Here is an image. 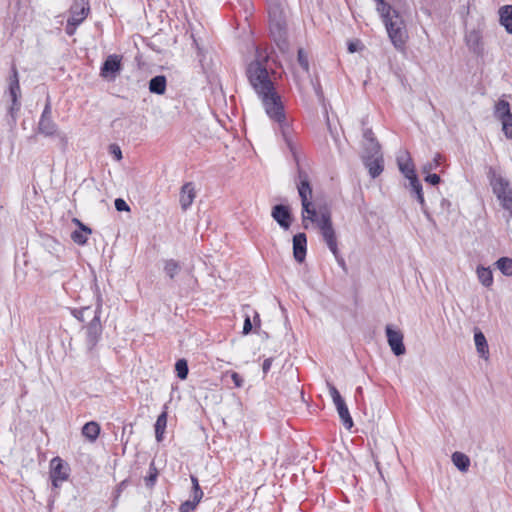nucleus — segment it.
<instances>
[{
  "label": "nucleus",
  "instance_id": "nucleus-1",
  "mask_svg": "<svg viewBox=\"0 0 512 512\" xmlns=\"http://www.w3.org/2000/svg\"><path fill=\"white\" fill-rule=\"evenodd\" d=\"M268 56H263L258 50L256 58L248 63L246 76L249 84L257 94L268 117L278 124L282 137L291 151L294 159L297 160L296 147L292 140L291 128L287 121L284 105L281 96L276 90L275 83L271 79L273 71L267 68Z\"/></svg>",
  "mask_w": 512,
  "mask_h": 512
},
{
  "label": "nucleus",
  "instance_id": "nucleus-2",
  "mask_svg": "<svg viewBox=\"0 0 512 512\" xmlns=\"http://www.w3.org/2000/svg\"><path fill=\"white\" fill-rule=\"evenodd\" d=\"M269 27L270 33L276 45L282 52L288 51L287 25L283 11L279 4H273L269 7Z\"/></svg>",
  "mask_w": 512,
  "mask_h": 512
},
{
  "label": "nucleus",
  "instance_id": "nucleus-3",
  "mask_svg": "<svg viewBox=\"0 0 512 512\" xmlns=\"http://www.w3.org/2000/svg\"><path fill=\"white\" fill-rule=\"evenodd\" d=\"M487 176L493 193L497 196L502 208L509 213V218H512V187L509 181L492 167L489 168Z\"/></svg>",
  "mask_w": 512,
  "mask_h": 512
},
{
  "label": "nucleus",
  "instance_id": "nucleus-4",
  "mask_svg": "<svg viewBox=\"0 0 512 512\" xmlns=\"http://www.w3.org/2000/svg\"><path fill=\"white\" fill-rule=\"evenodd\" d=\"M390 40L396 48H401L407 37L405 24L399 13L392 9L381 16Z\"/></svg>",
  "mask_w": 512,
  "mask_h": 512
},
{
  "label": "nucleus",
  "instance_id": "nucleus-5",
  "mask_svg": "<svg viewBox=\"0 0 512 512\" xmlns=\"http://www.w3.org/2000/svg\"><path fill=\"white\" fill-rule=\"evenodd\" d=\"M319 229L321 231L323 240L325 241L329 250L332 252L333 255H337V237L332 225L331 213L327 209L321 212Z\"/></svg>",
  "mask_w": 512,
  "mask_h": 512
},
{
  "label": "nucleus",
  "instance_id": "nucleus-6",
  "mask_svg": "<svg viewBox=\"0 0 512 512\" xmlns=\"http://www.w3.org/2000/svg\"><path fill=\"white\" fill-rule=\"evenodd\" d=\"M122 70L121 57L116 54L109 55L100 69V76L108 81H114Z\"/></svg>",
  "mask_w": 512,
  "mask_h": 512
},
{
  "label": "nucleus",
  "instance_id": "nucleus-7",
  "mask_svg": "<svg viewBox=\"0 0 512 512\" xmlns=\"http://www.w3.org/2000/svg\"><path fill=\"white\" fill-rule=\"evenodd\" d=\"M12 74L9 78V95L11 98V106L9 107V114L13 119H15V114L20 109V102L18 98L20 97V84L18 78V72L15 66L12 67Z\"/></svg>",
  "mask_w": 512,
  "mask_h": 512
},
{
  "label": "nucleus",
  "instance_id": "nucleus-8",
  "mask_svg": "<svg viewBox=\"0 0 512 512\" xmlns=\"http://www.w3.org/2000/svg\"><path fill=\"white\" fill-rule=\"evenodd\" d=\"M86 329V339H85V346L88 352H91L97 343L99 342V339L102 334V325L100 320L98 319L97 315H95L90 322H88V325L85 327Z\"/></svg>",
  "mask_w": 512,
  "mask_h": 512
},
{
  "label": "nucleus",
  "instance_id": "nucleus-9",
  "mask_svg": "<svg viewBox=\"0 0 512 512\" xmlns=\"http://www.w3.org/2000/svg\"><path fill=\"white\" fill-rule=\"evenodd\" d=\"M387 342L396 356L405 354L406 349L403 343V334L400 330H395L392 325H387L385 328Z\"/></svg>",
  "mask_w": 512,
  "mask_h": 512
},
{
  "label": "nucleus",
  "instance_id": "nucleus-10",
  "mask_svg": "<svg viewBox=\"0 0 512 512\" xmlns=\"http://www.w3.org/2000/svg\"><path fill=\"white\" fill-rule=\"evenodd\" d=\"M69 470L68 465L59 457H55L51 460L50 476L54 487H59L60 483L68 479Z\"/></svg>",
  "mask_w": 512,
  "mask_h": 512
},
{
  "label": "nucleus",
  "instance_id": "nucleus-11",
  "mask_svg": "<svg viewBox=\"0 0 512 512\" xmlns=\"http://www.w3.org/2000/svg\"><path fill=\"white\" fill-rule=\"evenodd\" d=\"M271 216L284 230L290 228L292 222V214L288 206L283 204L275 205L272 208Z\"/></svg>",
  "mask_w": 512,
  "mask_h": 512
},
{
  "label": "nucleus",
  "instance_id": "nucleus-12",
  "mask_svg": "<svg viewBox=\"0 0 512 512\" xmlns=\"http://www.w3.org/2000/svg\"><path fill=\"white\" fill-rule=\"evenodd\" d=\"M102 311V297L99 295L97 297V305L95 308H91L89 306L82 307L81 309H74L72 314L75 318H77L81 322L91 321V319L97 315L100 320V315Z\"/></svg>",
  "mask_w": 512,
  "mask_h": 512
},
{
  "label": "nucleus",
  "instance_id": "nucleus-13",
  "mask_svg": "<svg viewBox=\"0 0 512 512\" xmlns=\"http://www.w3.org/2000/svg\"><path fill=\"white\" fill-rule=\"evenodd\" d=\"M298 179L297 189L301 198V204L311 202L310 198L312 196V187L310 185L309 177L308 174L300 168L298 169Z\"/></svg>",
  "mask_w": 512,
  "mask_h": 512
},
{
  "label": "nucleus",
  "instance_id": "nucleus-14",
  "mask_svg": "<svg viewBox=\"0 0 512 512\" xmlns=\"http://www.w3.org/2000/svg\"><path fill=\"white\" fill-rule=\"evenodd\" d=\"M363 162L372 178L378 177L384 169L383 155H364Z\"/></svg>",
  "mask_w": 512,
  "mask_h": 512
},
{
  "label": "nucleus",
  "instance_id": "nucleus-15",
  "mask_svg": "<svg viewBox=\"0 0 512 512\" xmlns=\"http://www.w3.org/2000/svg\"><path fill=\"white\" fill-rule=\"evenodd\" d=\"M89 1L88 0H74L70 8V17L72 21L82 23L88 15Z\"/></svg>",
  "mask_w": 512,
  "mask_h": 512
},
{
  "label": "nucleus",
  "instance_id": "nucleus-16",
  "mask_svg": "<svg viewBox=\"0 0 512 512\" xmlns=\"http://www.w3.org/2000/svg\"><path fill=\"white\" fill-rule=\"evenodd\" d=\"M307 251V237L305 233H298L293 236V255L297 262L305 260Z\"/></svg>",
  "mask_w": 512,
  "mask_h": 512
},
{
  "label": "nucleus",
  "instance_id": "nucleus-17",
  "mask_svg": "<svg viewBox=\"0 0 512 512\" xmlns=\"http://www.w3.org/2000/svg\"><path fill=\"white\" fill-rule=\"evenodd\" d=\"M324 210L325 209H320L319 211H317L313 206L312 202L302 204V221L304 228H308L307 221L316 223L319 228L321 212H323Z\"/></svg>",
  "mask_w": 512,
  "mask_h": 512
},
{
  "label": "nucleus",
  "instance_id": "nucleus-18",
  "mask_svg": "<svg viewBox=\"0 0 512 512\" xmlns=\"http://www.w3.org/2000/svg\"><path fill=\"white\" fill-rule=\"evenodd\" d=\"M196 197L195 186L192 182H187L181 187L179 202L183 211H186L193 203Z\"/></svg>",
  "mask_w": 512,
  "mask_h": 512
},
{
  "label": "nucleus",
  "instance_id": "nucleus-19",
  "mask_svg": "<svg viewBox=\"0 0 512 512\" xmlns=\"http://www.w3.org/2000/svg\"><path fill=\"white\" fill-rule=\"evenodd\" d=\"M409 188H410L411 193L415 195L416 200L420 204L423 214L426 216V218L429 221H431L432 217L427 209L426 202L424 199L423 190H422V184L420 183L419 179H412V181H410V183H409Z\"/></svg>",
  "mask_w": 512,
  "mask_h": 512
},
{
  "label": "nucleus",
  "instance_id": "nucleus-20",
  "mask_svg": "<svg viewBox=\"0 0 512 512\" xmlns=\"http://www.w3.org/2000/svg\"><path fill=\"white\" fill-rule=\"evenodd\" d=\"M334 405L345 428L351 429L354 423L344 399L339 400V402L334 403Z\"/></svg>",
  "mask_w": 512,
  "mask_h": 512
},
{
  "label": "nucleus",
  "instance_id": "nucleus-21",
  "mask_svg": "<svg viewBox=\"0 0 512 512\" xmlns=\"http://www.w3.org/2000/svg\"><path fill=\"white\" fill-rule=\"evenodd\" d=\"M167 80L164 75H157L149 81V91L153 94L163 95L166 91Z\"/></svg>",
  "mask_w": 512,
  "mask_h": 512
},
{
  "label": "nucleus",
  "instance_id": "nucleus-22",
  "mask_svg": "<svg viewBox=\"0 0 512 512\" xmlns=\"http://www.w3.org/2000/svg\"><path fill=\"white\" fill-rule=\"evenodd\" d=\"M500 24L512 34V5H505L499 9Z\"/></svg>",
  "mask_w": 512,
  "mask_h": 512
},
{
  "label": "nucleus",
  "instance_id": "nucleus-23",
  "mask_svg": "<svg viewBox=\"0 0 512 512\" xmlns=\"http://www.w3.org/2000/svg\"><path fill=\"white\" fill-rule=\"evenodd\" d=\"M100 433V425L95 421L87 422L82 427V435L90 442H94Z\"/></svg>",
  "mask_w": 512,
  "mask_h": 512
},
{
  "label": "nucleus",
  "instance_id": "nucleus-24",
  "mask_svg": "<svg viewBox=\"0 0 512 512\" xmlns=\"http://www.w3.org/2000/svg\"><path fill=\"white\" fill-rule=\"evenodd\" d=\"M38 131L45 136H52L57 132V125L52 118H40Z\"/></svg>",
  "mask_w": 512,
  "mask_h": 512
},
{
  "label": "nucleus",
  "instance_id": "nucleus-25",
  "mask_svg": "<svg viewBox=\"0 0 512 512\" xmlns=\"http://www.w3.org/2000/svg\"><path fill=\"white\" fill-rule=\"evenodd\" d=\"M474 342L477 352L482 358L488 357V344L484 334L481 331H476L474 334Z\"/></svg>",
  "mask_w": 512,
  "mask_h": 512
},
{
  "label": "nucleus",
  "instance_id": "nucleus-26",
  "mask_svg": "<svg viewBox=\"0 0 512 512\" xmlns=\"http://www.w3.org/2000/svg\"><path fill=\"white\" fill-rule=\"evenodd\" d=\"M452 462L461 472H467L470 466L469 457L458 451L452 454Z\"/></svg>",
  "mask_w": 512,
  "mask_h": 512
},
{
  "label": "nucleus",
  "instance_id": "nucleus-27",
  "mask_svg": "<svg viewBox=\"0 0 512 512\" xmlns=\"http://www.w3.org/2000/svg\"><path fill=\"white\" fill-rule=\"evenodd\" d=\"M478 280L485 287H490L493 284V274L490 268L478 266L476 269Z\"/></svg>",
  "mask_w": 512,
  "mask_h": 512
},
{
  "label": "nucleus",
  "instance_id": "nucleus-28",
  "mask_svg": "<svg viewBox=\"0 0 512 512\" xmlns=\"http://www.w3.org/2000/svg\"><path fill=\"white\" fill-rule=\"evenodd\" d=\"M167 426V412L163 411L157 418L155 423V437L158 442L163 440V434Z\"/></svg>",
  "mask_w": 512,
  "mask_h": 512
},
{
  "label": "nucleus",
  "instance_id": "nucleus-29",
  "mask_svg": "<svg viewBox=\"0 0 512 512\" xmlns=\"http://www.w3.org/2000/svg\"><path fill=\"white\" fill-rule=\"evenodd\" d=\"M511 111H510V104L508 101L506 100H503V99H500L496 104H495V110H494V115L495 117L499 120L501 118H504V117H507L509 115H511Z\"/></svg>",
  "mask_w": 512,
  "mask_h": 512
},
{
  "label": "nucleus",
  "instance_id": "nucleus-30",
  "mask_svg": "<svg viewBox=\"0 0 512 512\" xmlns=\"http://www.w3.org/2000/svg\"><path fill=\"white\" fill-rule=\"evenodd\" d=\"M164 272L170 278L174 279V277L180 272L181 265L178 261L174 259L165 260L164 262Z\"/></svg>",
  "mask_w": 512,
  "mask_h": 512
},
{
  "label": "nucleus",
  "instance_id": "nucleus-31",
  "mask_svg": "<svg viewBox=\"0 0 512 512\" xmlns=\"http://www.w3.org/2000/svg\"><path fill=\"white\" fill-rule=\"evenodd\" d=\"M496 267L506 276H512V259L501 257L495 263Z\"/></svg>",
  "mask_w": 512,
  "mask_h": 512
},
{
  "label": "nucleus",
  "instance_id": "nucleus-32",
  "mask_svg": "<svg viewBox=\"0 0 512 512\" xmlns=\"http://www.w3.org/2000/svg\"><path fill=\"white\" fill-rule=\"evenodd\" d=\"M364 146V155H381V147L377 140L365 141L363 143Z\"/></svg>",
  "mask_w": 512,
  "mask_h": 512
},
{
  "label": "nucleus",
  "instance_id": "nucleus-33",
  "mask_svg": "<svg viewBox=\"0 0 512 512\" xmlns=\"http://www.w3.org/2000/svg\"><path fill=\"white\" fill-rule=\"evenodd\" d=\"M175 370L177 373V377L181 380H185L188 376L189 368L187 360L185 359H179L177 360L175 364Z\"/></svg>",
  "mask_w": 512,
  "mask_h": 512
},
{
  "label": "nucleus",
  "instance_id": "nucleus-34",
  "mask_svg": "<svg viewBox=\"0 0 512 512\" xmlns=\"http://www.w3.org/2000/svg\"><path fill=\"white\" fill-rule=\"evenodd\" d=\"M399 170L409 180V182L412 181V179H418L417 175L415 174V169H414V164L412 162V159L410 161H408L406 164H404L403 166L401 165V167H399Z\"/></svg>",
  "mask_w": 512,
  "mask_h": 512
},
{
  "label": "nucleus",
  "instance_id": "nucleus-35",
  "mask_svg": "<svg viewBox=\"0 0 512 512\" xmlns=\"http://www.w3.org/2000/svg\"><path fill=\"white\" fill-rule=\"evenodd\" d=\"M502 124V131L508 139H512V114L499 119Z\"/></svg>",
  "mask_w": 512,
  "mask_h": 512
},
{
  "label": "nucleus",
  "instance_id": "nucleus-36",
  "mask_svg": "<svg viewBox=\"0 0 512 512\" xmlns=\"http://www.w3.org/2000/svg\"><path fill=\"white\" fill-rule=\"evenodd\" d=\"M440 163H441V155L436 154L431 161H429L423 165V168H422L423 173H429L432 170L437 169L438 166L440 165Z\"/></svg>",
  "mask_w": 512,
  "mask_h": 512
},
{
  "label": "nucleus",
  "instance_id": "nucleus-37",
  "mask_svg": "<svg viewBox=\"0 0 512 512\" xmlns=\"http://www.w3.org/2000/svg\"><path fill=\"white\" fill-rule=\"evenodd\" d=\"M88 235L89 234H86L85 232L75 230L74 232H72L71 238L76 244L84 245L87 243Z\"/></svg>",
  "mask_w": 512,
  "mask_h": 512
},
{
  "label": "nucleus",
  "instance_id": "nucleus-38",
  "mask_svg": "<svg viewBox=\"0 0 512 512\" xmlns=\"http://www.w3.org/2000/svg\"><path fill=\"white\" fill-rule=\"evenodd\" d=\"M466 42L471 48L475 50L480 42L479 33L476 31H471L469 34L466 35Z\"/></svg>",
  "mask_w": 512,
  "mask_h": 512
},
{
  "label": "nucleus",
  "instance_id": "nucleus-39",
  "mask_svg": "<svg viewBox=\"0 0 512 512\" xmlns=\"http://www.w3.org/2000/svg\"><path fill=\"white\" fill-rule=\"evenodd\" d=\"M297 60H298L299 65L303 68V70L305 72H308L309 71V61H308V57H307L305 51L302 48H300L298 50Z\"/></svg>",
  "mask_w": 512,
  "mask_h": 512
},
{
  "label": "nucleus",
  "instance_id": "nucleus-40",
  "mask_svg": "<svg viewBox=\"0 0 512 512\" xmlns=\"http://www.w3.org/2000/svg\"><path fill=\"white\" fill-rule=\"evenodd\" d=\"M375 2L377 4L376 9L379 12L380 16L392 10L390 4H388L385 0H375Z\"/></svg>",
  "mask_w": 512,
  "mask_h": 512
},
{
  "label": "nucleus",
  "instance_id": "nucleus-41",
  "mask_svg": "<svg viewBox=\"0 0 512 512\" xmlns=\"http://www.w3.org/2000/svg\"><path fill=\"white\" fill-rule=\"evenodd\" d=\"M197 505L198 504H196L195 502H193L191 500H187L180 505L179 511L180 512H193L196 509Z\"/></svg>",
  "mask_w": 512,
  "mask_h": 512
},
{
  "label": "nucleus",
  "instance_id": "nucleus-42",
  "mask_svg": "<svg viewBox=\"0 0 512 512\" xmlns=\"http://www.w3.org/2000/svg\"><path fill=\"white\" fill-rule=\"evenodd\" d=\"M328 388H329V394L333 400V403H336V402H339V400L343 399L342 396L340 395L339 391L337 390V388L328 383Z\"/></svg>",
  "mask_w": 512,
  "mask_h": 512
},
{
  "label": "nucleus",
  "instance_id": "nucleus-43",
  "mask_svg": "<svg viewBox=\"0 0 512 512\" xmlns=\"http://www.w3.org/2000/svg\"><path fill=\"white\" fill-rule=\"evenodd\" d=\"M81 23L77 22V21H72L71 18H68L67 20V25H66V28H65V31L68 35H73L76 31V28L78 25H80Z\"/></svg>",
  "mask_w": 512,
  "mask_h": 512
},
{
  "label": "nucleus",
  "instance_id": "nucleus-44",
  "mask_svg": "<svg viewBox=\"0 0 512 512\" xmlns=\"http://www.w3.org/2000/svg\"><path fill=\"white\" fill-rule=\"evenodd\" d=\"M114 205H115L116 210L119 212L130 211V207L128 206L126 201L121 198H117L114 202Z\"/></svg>",
  "mask_w": 512,
  "mask_h": 512
},
{
  "label": "nucleus",
  "instance_id": "nucleus-45",
  "mask_svg": "<svg viewBox=\"0 0 512 512\" xmlns=\"http://www.w3.org/2000/svg\"><path fill=\"white\" fill-rule=\"evenodd\" d=\"M410 160H411V157H410V154L408 153V151H403L401 154H399L397 156L398 167H401V164L403 166L404 164H406Z\"/></svg>",
  "mask_w": 512,
  "mask_h": 512
},
{
  "label": "nucleus",
  "instance_id": "nucleus-46",
  "mask_svg": "<svg viewBox=\"0 0 512 512\" xmlns=\"http://www.w3.org/2000/svg\"><path fill=\"white\" fill-rule=\"evenodd\" d=\"M51 115H52V111H51L50 97L47 96L46 104H45L44 110L41 114V118H51Z\"/></svg>",
  "mask_w": 512,
  "mask_h": 512
},
{
  "label": "nucleus",
  "instance_id": "nucleus-47",
  "mask_svg": "<svg viewBox=\"0 0 512 512\" xmlns=\"http://www.w3.org/2000/svg\"><path fill=\"white\" fill-rule=\"evenodd\" d=\"M426 174H427V176L425 177V181L428 182L429 184L437 185L440 183L441 179H440L439 175L431 174L430 172L426 173Z\"/></svg>",
  "mask_w": 512,
  "mask_h": 512
},
{
  "label": "nucleus",
  "instance_id": "nucleus-48",
  "mask_svg": "<svg viewBox=\"0 0 512 512\" xmlns=\"http://www.w3.org/2000/svg\"><path fill=\"white\" fill-rule=\"evenodd\" d=\"M109 149H110V153L116 158V160L122 159V152L118 145L112 144V145H110Z\"/></svg>",
  "mask_w": 512,
  "mask_h": 512
},
{
  "label": "nucleus",
  "instance_id": "nucleus-49",
  "mask_svg": "<svg viewBox=\"0 0 512 512\" xmlns=\"http://www.w3.org/2000/svg\"><path fill=\"white\" fill-rule=\"evenodd\" d=\"M192 496H193V502H195L196 504H198L202 497H203V491L201 490L200 487H197L196 489H192Z\"/></svg>",
  "mask_w": 512,
  "mask_h": 512
},
{
  "label": "nucleus",
  "instance_id": "nucleus-50",
  "mask_svg": "<svg viewBox=\"0 0 512 512\" xmlns=\"http://www.w3.org/2000/svg\"><path fill=\"white\" fill-rule=\"evenodd\" d=\"M231 379L236 387L240 388L243 386L244 380L238 373L232 372Z\"/></svg>",
  "mask_w": 512,
  "mask_h": 512
},
{
  "label": "nucleus",
  "instance_id": "nucleus-51",
  "mask_svg": "<svg viewBox=\"0 0 512 512\" xmlns=\"http://www.w3.org/2000/svg\"><path fill=\"white\" fill-rule=\"evenodd\" d=\"M252 330V323L249 316H246L244 325H243V334L247 335Z\"/></svg>",
  "mask_w": 512,
  "mask_h": 512
},
{
  "label": "nucleus",
  "instance_id": "nucleus-52",
  "mask_svg": "<svg viewBox=\"0 0 512 512\" xmlns=\"http://www.w3.org/2000/svg\"><path fill=\"white\" fill-rule=\"evenodd\" d=\"M73 221L78 225V227H79L78 231L85 232L86 234H91L92 233V230L88 226L84 225L78 219L75 218Z\"/></svg>",
  "mask_w": 512,
  "mask_h": 512
},
{
  "label": "nucleus",
  "instance_id": "nucleus-53",
  "mask_svg": "<svg viewBox=\"0 0 512 512\" xmlns=\"http://www.w3.org/2000/svg\"><path fill=\"white\" fill-rule=\"evenodd\" d=\"M363 138H364V142L365 141L376 140V138L374 137V134H373L371 129H365L363 131Z\"/></svg>",
  "mask_w": 512,
  "mask_h": 512
},
{
  "label": "nucleus",
  "instance_id": "nucleus-54",
  "mask_svg": "<svg viewBox=\"0 0 512 512\" xmlns=\"http://www.w3.org/2000/svg\"><path fill=\"white\" fill-rule=\"evenodd\" d=\"M272 361H273L272 358H267V359L264 360L263 365H262V369H263V372L265 374L270 370L271 365H272Z\"/></svg>",
  "mask_w": 512,
  "mask_h": 512
},
{
  "label": "nucleus",
  "instance_id": "nucleus-55",
  "mask_svg": "<svg viewBox=\"0 0 512 512\" xmlns=\"http://www.w3.org/2000/svg\"><path fill=\"white\" fill-rule=\"evenodd\" d=\"M334 257H335L336 261L338 262V264L342 268H345L346 264H345L343 257L340 255L339 250H337V255H334Z\"/></svg>",
  "mask_w": 512,
  "mask_h": 512
},
{
  "label": "nucleus",
  "instance_id": "nucleus-56",
  "mask_svg": "<svg viewBox=\"0 0 512 512\" xmlns=\"http://www.w3.org/2000/svg\"><path fill=\"white\" fill-rule=\"evenodd\" d=\"M348 50L351 53L356 52L358 50V43L350 42L349 45H348Z\"/></svg>",
  "mask_w": 512,
  "mask_h": 512
},
{
  "label": "nucleus",
  "instance_id": "nucleus-57",
  "mask_svg": "<svg viewBox=\"0 0 512 512\" xmlns=\"http://www.w3.org/2000/svg\"><path fill=\"white\" fill-rule=\"evenodd\" d=\"M156 478H157V472H154L153 474H151L148 478H147V485H149V483L151 485L154 484V482L156 481Z\"/></svg>",
  "mask_w": 512,
  "mask_h": 512
},
{
  "label": "nucleus",
  "instance_id": "nucleus-58",
  "mask_svg": "<svg viewBox=\"0 0 512 512\" xmlns=\"http://www.w3.org/2000/svg\"><path fill=\"white\" fill-rule=\"evenodd\" d=\"M314 89H315V92H316L317 96L319 97V99H322L323 98V92H322V89H321L320 85L317 84L314 87Z\"/></svg>",
  "mask_w": 512,
  "mask_h": 512
},
{
  "label": "nucleus",
  "instance_id": "nucleus-59",
  "mask_svg": "<svg viewBox=\"0 0 512 512\" xmlns=\"http://www.w3.org/2000/svg\"><path fill=\"white\" fill-rule=\"evenodd\" d=\"M191 482H192V489H196L197 487H200L198 479L195 476H191Z\"/></svg>",
  "mask_w": 512,
  "mask_h": 512
},
{
  "label": "nucleus",
  "instance_id": "nucleus-60",
  "mask_svg": "<svg viewBox=\"0 0 512 512\" xmlns=\"http://www.w3.org/2000/svg\"><path fill=\"white\" fill-rule=\"evenodd\" d=\"M126 480L122 481L119 485H118V488H117V492L120 493L122 491V489L126 486Z\"/></svg>",
  "mask_w": 512,
  "mask_h": 512
},
{
  "label": "nucleus",
  "instance_id": "nucleus-61",
  "mask_svg": "<svg viewBox=\"0 0 512 512\" xmlns=\"http://www.w3.org/2000/svg\"><path fill=\"white\" fill-rule=\"evenodd\" d=\"M356 392H357V393H359V394H361V393H362V387H358V388L356 389Z\"/></svg>",
  "mask_w": 512,
  "mask_h": 512
},
{
  "label": "nucleus",
  "instance_id": "nucleus-62",
  "mask_svg": "<svg viewBox=\"0 0 512 512\" xmlns=\"http://www.w3.org/2000/svg\"><path fill=\"white\" fill-rule=\"evenodd\" d=\"M446 204L449 205V202L447 200L443 199L442 200V205H446Z\"/></svg>",
  "mask_w": 512,
  "mask_h": 512
},
{
  "label": "nucleus",
  "instance_id": "nucleus-63",
  "mask_svg": "<svg viewBox=\"0 0 512 512\" xmlns=\"http://www.w3.org/2000/svg\"><path fill=\"white\" fill-rule=\"evenodd\" d=\"M259 321V315L257 313H255V317H254V321Z\"/></svg>",
  "mask_w": 512,
  "mask_h": 512
}]
</instances>
